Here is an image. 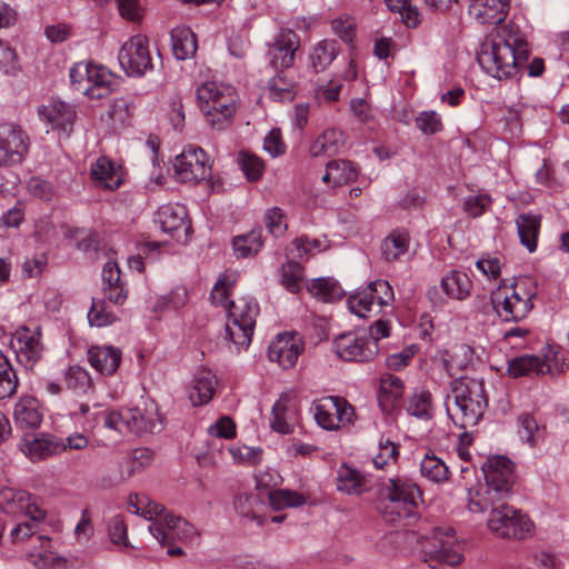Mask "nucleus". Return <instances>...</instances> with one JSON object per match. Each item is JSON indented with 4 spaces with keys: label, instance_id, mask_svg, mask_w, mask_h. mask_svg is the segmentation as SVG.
<instances>
[{
    "label": "nucleus",
    "instance_id": "obj_1",
    "mask_svg": "<svg viewBox=\"0 0 569 569\" xmlns=\"http://www.w3.org/2000/svg\"><path fill=\"white\" fill-rule=\"evenodd\" d=\"M528 59V43L518 26L507 24L480 46L477 60L481 68L497 79L513 77Z\"/></svg>",
    "mask_w": 569,
    "mask_h": 569
},
{
    "label": "nucleus",
    "instance_id": "obj_2",
    "mask_svg": "<svg viewBox=\"0 0 569 569\" xmlns=\"http://www.w3.org/2000/svg\"><path fill=\"white\" fill-rule=\"evenodd\" d=\"M488 407L483 381L462 377L451 382V392L447 396L448 415L462 429L476 426Z\"/></svg>",
    "mask_w": 569,
    "mask_h": 569
},
{
    "label": "nucleus",
    "instance_id": "obj_3",
    "mask_svg": "<svg viewBox=\"0 0 569 569\" xmlns=\"http://www.w3.org/2000/svg\"><path fill=\"white\" fill-rule=\"evenodd\" d=\"M212 303L222 306L228 310L226 333L237 349H246L253 335L258 305L251 297H241L229 300V290L216 283L211 291Z\"/></svg>",
    "mask_w": 569,
    "mask_h": 569
},
{
    "label": "nucleus",
    "instance_id": "obj_4",
    "mask_svg": "<svg viewBox=\"0 0 569 569\" xmlns=\"http://www.w3.org/2000/svg\"><path fill=\"white\" fill-rule=\"evenodd\" d=\"M130 511L142 515L149 520V531L161 546H171L176 540H187L194 536V527L179 516L167 512L164 506L150 500L147 497H130Z\"/></svg>",
    "mask_w": 569,
    "mask_h": 569
},
{
    "label": "nucleus",
    "instance_id": "obj_5",
    "mask_svg": "<svg viewBox=\"0 0 569 569\" xmlns=\"http://www.w3.org/2000/svg\"><path fill=\"white\" fill-rule=\"evenodd\" d=\"M380 496L381 512L387 522L403 527L413 523L417 517V503L421 496L415 483L401 478L388 479L381 487Z\"/></svg>",
    "mask_w": 569,
    "mask_h": 569
},
{
    "label": "nucleus",
    "instance_id": "obj_6",
    "mask_svg": "<svg viewBox=\"0 0 569 569\" xmlns=\"http://www.w3.org/2000/svg\"><path fill=\"white\" fill-rule=\"evenodd\" d=\"M537 296L536 283L528 278L516 280L510 287L493 292L490 305L505 321H521L533 308Z\"/></svg>",
    "mask_w": 569,
    "mask_h": 569
},
{
    "label": "nucleus",
    "instance_id": "obj_7",
    "mask_svg": "<svg viewBox=\"0 0 569 569\" xmlns=\"http://www.w3.org/2000/svg\"><path fill=\"white\" fill-rule=\"evenodd\" d=\"M73 88L92 99L104 98L116 86V78L104 67L90 62H78L70 69Z\"/></svg>",
    "mask_w": 569,
    "mask_h": 569
},
{
    "label": "nucleus",
    "instance_id": "obj_8",
    "mask_svg": "<svg viewBox=\"0 0 569 569\" xmlns=\"http://www.w3.org/2000/svg\"><path fill=\"white\" fill-rule=\"evenodd\" d=\"M487 526L492 533L506 539H526L533 531V523L528 516L506 500L490 511Z\"/></svg>",
    "mask_w": 569,
    "mask_h": 569
},
{
    "label": "nucleus",
    "instance_id": "obj_9",
    "mask_svg": "<svg viewBox=\"0 0 569 569\" xmlns=\"http://www.w3.org/2000/svg\"><path fill=\"white\" fill-rule=\"evenodd\" d=\"M418 541L422 545L426 561L435 560L448 566H457L462 560L460 546L452 529H435L429 537L420 536Z\"/></svg>",
    "mask_w": 569,
    "mask_h": 569
},
{
    "label": "nucleus",
    "instance_id": "obj_10",
    "mask_svg": "<svg viewBox=\"0 0 569 569\" xmlns=\"http://www.w3.org/2000/svg\"><path fill=\"white\" fill-rule=\"evenodd\" d=\"M174 177L183 183H198L211 177L208 156L201 148L190 147L173 161Z\"/></svg>",
    "mask_w": 569,
    "mask_h": 569
},
{
    "label": "nucleus",
    "instance_id": "obj_11",
    "mask_svg": "<svg viewBox=\"0 0 569 569\" xmlns=\"http://www.w3.org/2000/svg\"><path fill=\"white\" fill-rule=\"evenodd\" d=\"M333 350L345 361L367 362L376 358L379 347L366 332H346L333 340Z\"/></svg>",
    "mask_w": 569,
    "mask_h": 569
},
{
    "label": "nucleus",
    "instance_id": "obj_12",
    "mask_svg": "<svg viewBox=\"0 0 569 569\" xmlns=\"http://www.w3.org/2000/svg\"><path fill=\"white\" fill-rule=\"evenodd\" d=\"M118 60L128 76L144 74L152 68L148 39L141 34L131 37L120 48Z\"/></svg>",
    "mask_w": 569,
    "mask_h": 569
},
{
    "label": "nucleus",
    "instance_id": "obj_13",
    "mask_svg": "<svg viewBox=\"0 0 569 569\" xmlns=\"http://www.w3.org/2000/svg\"><path fill=\"white\" fill-rule=\"evenodd\" d=\"M353 407L340 397H325L315 406L317 423L327 430H335L352 422Z\"/></svg>",
    "mask_w": 569,
    "mask_h": 569
},
{
    "label": "nucleus",
    "instance_id": "obj_14",
    "mask_svg": "<svg viewBox=\"0 0 569 569\" xmlns=\"http://www.w3.org/2000/svg\"><path fill=\"white\" fill-rule=\"evenodd\" d=\"M29 138L17 124H0V167L21 163L28 152Z\"/></svg>",
    "mask_w": 569,
    "mask_h": 569
},
{
    "label": "nucleus",
    "instance_id": "obj_15",
    "mask_svg": "<svg viewBox=\"0 0 569 569\" xmlns=\"http://www.w3.org/2000/svg\"><path fill=\"white\" fill-rule=\"evenodd\" d=\"M485 483L505 499L511 495L515 481L513 463L506 457L496 456L483 466Z\"/></svg>",
    "mask_w": 569,
    "mask_h": 569
},
{
    "label": "nucleus",
    "instance_id": "obj_16",
    "mask_svg": "<svg viewBox=\"0 0 569 569\" xmlns=\"http://www.w3.org/2000/svg\"><path fill=\"white\" fill-rule=\"evenodd\" d=\"M39 116L51 130L57 131L66 138L72 132L78 117L74 106L61 100H53L40 107Z\"/></svg>",
    "mask_w": 569,
    "mask_h": 569
},
{
    "label": "nucleus",
    "instance_id": "obj_17",
    "mask_svg": "<svg viewBox=\"0 0 569 569\" xmlns=\"http://www.w3.org/2000/svg\"><path fill=\"white\" fill-rule=\"evenodd\" d=\"M300 47L299 37L292 30H282L270 44L268 50L269 64L276 71L292 67L296 51Z\"/></svg>",
    "mask_w": 569,
    "mask_h": 569
},
{
    "label": "nucleus",
    "instance_id": "obj_18",
    "mask_svg": "<svg viewBox=\"0 0 569 569\" xmlns=\"http://www.w3.org/2000/svg\"><path fill=\"white\" fill-rule=\"evenodd\" d=\"M303 350L301 338L297 333H280L268 348V358L283 369L292 368Z\"/></svg>",
    "mask_w": 569,
    "mask_h": 569
},
{
    "label": "nucleus",
    "instance_id": "obj_19",
    "mask_svg": "<svg viewBox=\"0 0 569 569\" xmlns=\"http://www.w3.org/2000/svg\"><path fill=\"white\" fill-rule=\"evenodd\" d=\"M10 346L16 352L17 359L24 367L31 368L40 359L42 347L39 332H32L23 327L10 338Z\"/></svg>",
    "mask_w": 569,
    "mask_h": 569
},
{
    "label": "nucleus",
    "instance_id": "obj_20",
    "mask_svg": "<svg viewBox=\"0 0 569 569\" xmlns=\"http://www.w3.org/2000/svg\"><path fill=\"white\" fill-rule=\"evenodd\" d=\"M508 373L513 378L522 376H542L546 373L559 375L565 371V366L553 368L545 358L535 355H522L508 361Z\"/></svg>",
    "mask_w": 569,
    "mask_h": 569
},
{
    "label": "nucleus",
    "instance_id": "obj_21",
    "mask_svg": "<svg viewBox=\"0 0 569 569\" xmlns=\"http://www.w3.org/2000/svg\"><path fill=\"white\" fill-rule=\"evenodd\" d=\"M156 222L159 223L161 230L172 238L181 240V233L188 237L190 226L187 223V210L180 204H166L158 209L156 213Z\"/></svg>",
    "mask_w": 569,
    "mask_h": 569
},
{
    "label": "nucleus",
    "instance_id": "obj_22",
    "mask_svg": "<svg viewBox=\"0 0 569 569\" xmlns=\"http://www.w3.org/2000/svg\"><path fill=\"white\" fill-rule=\"evenodd\" d=\"M127 431L141 435L160 430V418L157 406L146 403L143 408L134 407L126 409Z\"/></svg>",
    "mask_w": 569,
    "mask_h": 569
},
{
    "label": "nucleus",
    "instance_id": "obj_23",
    "mask_svg": "<svg viewBox=\"0 0 569 569\" xmlns=\"http://www.w3.org/2000/svg\"><path fill=\"white\" fill-rule=\"evenodd\" d=\"M32 509H40L36 499L24 490L13 488L0 489V511L17 518L32 513Z\"/></svg>",
    "mask_w": 569,
    "mask_h": 569
},
{
    "label": "nucleus",
    "instance_id": "obj_24",
    "mask_svg": "<svg viewBox=\"0 0 569 569\" xmlns=\"http://www.w3.org/2000/svg\"><path fill=\"white\" fill-rule=\"evenodd\" d=\"M238 94L237 91L227 93L214 104L216 110H204L202 114L207 124L213 130H224L232 123L237 111Z\"/></svg>",
    "mask_w": 569,
    "mask_h": 569
},
{
    "label": "nucleus",
    "instance_id": "obj_25",
    "mask_svg": "<svg viewBox=\"0 0 569 569\" xmlns=\"http://www.w3.org/2000/svg\"><path fill=\"white\" fill-rule=\"evenodd\" d=\"M470 13L481 24H499L509 11V0H471Z\"/></svg>",
    "mask_w": 569,
    "mask_h": 569
},
{
    "label": "nucleus",
    "instance_id": "obj_26",
    "mask_svg": "<svg viewBox=\"0 0 569 569\" xmlns=\"http://www.w3.org/2000/svg\"><path fill=\"white\" fill-rule=\"evenodd\" d=\"M88 360L98 372L111 376L120 366L121 351L112 346H92L88 350Z\"/></svg>",
    "mask_w": 569,
    "mask_h": 569
},
{
    "label": "nucleus",
    "instance_id": "obj_27",
    "mask_svg": "<svg viewBox=\"0 0 569 569\" xmlns=\"http://www.w3.org/2000/svg\"><path fill=\"white\" fill-rule=\"evenodd\" d=\"M91 177L103 189L116 190L123 181L120 167L107 157H100L91 167Z\"/></svg>",
    "mask_w": 569,
    "mask_h": 569
},
{
    "label": "nucleus",
    "instance_id": "obj_28",
    "mask_svg": "<svg viewBox=\"0 0 569 569\" xmlns=\"http://www.w3.org/2000/svg\"><path fill=\"white\" fill-rule=\"evenodd\" d=\"M22 451L30 460L38 461L64 452V447L60 438L40 437L26 440Z\"/></svg>",
    "mask_w": 569,
    "mask_h": 569
},
{
    "label": "nucleus",
    "instance_id": "obj_29",
    "mask_svg": "<svg viewBox=\"0 0 569 569\" xmlns=\"http://www.w3.org/2000/svg\"><path fill=\"white\" fill-rule=\"evenodd\" d=\"M506 500L487 485L478 483L470 488L467 492L468 509L471 512H485L486 510L493 509L501 501Z\"/></svg>",
    "mask_w": 569,
    "mask_h": 569
},
{
    "label": "nucleus",
    "instance_id": "obj_30",
    "mask_svg": "<svg viewBox=\"0 0 569 569\" xmlns=\"http://www.w3.org/2000/svg\"><path fill=\"white\" fill-rule=\"evenodd\" d=\"M216 385V376L210 370H199L194 375L189 390V399L192 406L197 407L208 403L212 399Z\"/></svg>",
    "mask_w": 569,
    "mask_h": 569
},
{
    "label": "nucleus",
    "instance_id": "obj_31",
    "mask_svg": "<svg viewBox=\"0 0 569 569\" xmlns=\"http://www.w3.org/2000/svg\"><path fill=\"white\" fill-rule=\"evenodd\" d=\"M13 418L20 428H38L42 421L38 400L33 397H22L14 406Z\"/></svg>",
    "mask_w": 569,
    "mask_h": 569
},
{
    "label": "nucleus",
    "instance_id": "obj_32",
    "mask_svg": "<svg viewBox=\"0 0 569 569\" xmlns=\"http://www.w3.org/2000/svg\"><path fill=\"white\" fill-rule=\"evenodd\" d=\"M171 47L178 60H186L197 51L196 34L188 27H177L171 31Z\"/></svg>",
    "mask_w": 569,
    "mask_h": 569
},
{
    "label": "nucleus",
    "instance_id": "obj_33",
    "mask_svg": "<svg viewBox=\"0 0 569 569\" xmlns=\"http://www.w3.org/2000/svg\"><path fill=\"white\" fill-rule=\"evenodd\" d=\"M28 561L36 569H77V563L72 559L48 549L30 552Z\"/></svg>",
    "mask_w": 569,
    "mask_h": 569
},
{
    "label": "nucleus",
    "instance_id": "obj_34",
    "mask_svg": "<svg viewBox=\"0 0 569 569\" xmlns=\"http://www.w3.org/2000/svg\"><path fill=\"white\" fill-rule=\"evenodd\" d=\"M234 90L232 86L222 82L210 81L201 84L197 89V99L201 112L210 109L216 110L214 104H217L224 94L231 93Z\"/></svg>",
    "mask_w": 569,
    "mask_h": 569
},
{
    "label": "nucleus",
    "instance_id": "obj_35",
    "mask_svg": "<svg viewBox=\"0 0 569 569\" xmlns=\"http://www.w3.org/2000/svg\"><path fill=\"white\" fill-rule=\"evenodd\" d=\"M520 242L530 252L537 249L540 231V217L533 213H522L516 220Z\"/></svg>",
    "mask_w": 569,
    "mask_h": 569
},
{
    "label": "nucleus",
    "instance_id": "obj_36",
    "mask_svg": "<svg viewBox=\"0 0 569 569\" xmlns=\"http://www.w3.org/2000/svg\"><path fill=\"white\" fill-rule=\"evenodd\" d=\"M345 143V136L337 129L325 130L310 146L312 157L333 156Z\"/></svg>",
    "mask_w": 569,
    "mask_h": 569
},
{
    "label": "nucleus",
    "instance_id": "obj_37",
    "mask_svg": "<svg viewBox=\"0 0 569 569\" xmlns=\"http://www.w3.org/2000/svg\"><path fill=\"white\" fill-rule=\"evenodd\" d=\"M46 518V512L42 509H32V513L26 517L18 518V523L11 529L10 537L13 543L22 542L32 537L39 523Z\"/></svg>",
    "mask_w": 569,
    "mask_h": 569
},
{
    "label": "nucleus",
    "instance_id": "obj_38",
    "mask_svg": "<svg viewBox=\"0 0 569 569\" xmlns=\"http://www.w3.org/2000/svg\"><path fill=\"white\" fill-rule=\"evenodd\" d=\"M338 490L349 495H360L367 490V477L357 469L342 466L338 473Z\"/></svg>",
    "mask_w": 569,
    "mask_h": 569
},
{
    "label": "nucleus",
    "instance_id": "obj_39",
    "mask_svg": "<svg viewBox=\"0 0 569 569\" xmlns=\"http://www.w3.org/2000/svg\"><path fill=\"white\" fill-rule=\"evenodd\" d=\"M421 476L426 479L439 483L449 479V468L446 462L433 452H427L420 462Z\"/></svg>",
    "mask_w": 569,
    "mask_h": 569
},
{
    "label": "nucleus",
    "instance_id": "obj_40",
    "mask_svg": "<svg viewBox=\"0 0 569 569\" xmlns=\"http://www.w3.org/2000/svg\"><path fill=\"white\" fill-rule=\"evenodd\" d=\"M339 53V44L336 40H322L318 42L311 52V64L316 72L326 70Z\"/></svg>",
    "mask_w": 569,
    "mask_h": 569
},
{
    "label": "nucleus",
    "instance_id": "obj_41",
    "mask_svg": "<svg viewBox=\"0 0 569 569\" xmlns=\"http://www.w3.org/2000/svg\"><path fill=\"white\" fill-rule=\"evenodd\" d=\"M441 288L448 297L463 300L470 293V280L466 273L453 270L442 278Z\"/></svg>",
    "mask_w": 569,
    "mask_h": 569
},
{
    "label": "nucleus",
    "instance_id": "obj_42",
    "mask_svg": "<svg viewBox=\"0 0 569 569\" xmlns=\"http://www.w3.org/2000/svg\"><path fill=\"white\" fill-rule=\"evenodd\" d=\"M308 291L319 300L331 302L342 297L343 290L340 284L330 278L313 280L308 286Z\"/></svg>",
    "mask_w": 569,
    "mask_h": 569
},
{
    "label": "nucleus",
    "instance_id": "obj_43",
    "mask_svg": "<svg viewBox=\"0 0 569 569\" xmlns=\"http://www.w3.org/2000/svg\"><path fill=\"white\" fill-rule=\"evenodd\" d=\"M261 232V229H254L247 234L234 237L232 246L236 256L247 258L258 253L262 247Z\"/></svg>",
    "mask_w": 569,
    "mask_h": 569
},
{
    "label": "nucleus",
    "instance_id": "obj_44",
    "mask_svg": "<svg viewBox=\"0 0 569 569\" xmlns=\"http://www.w3.org/2000/svg\"><path fill=\"white\" fill-rule=\"evenodd\" d=\"M409 238L406 232L395 231L390 233L383 241L381 250L386 260H397L408 250Z\"/></svg>",
    "mask_w": 569,
    "mask_h": 569
},
{
    "label": "nucleus",
    "instance_id": "obj_45",
    "mask_svg": "<svg viewBox=\"0 0 569 569\" xmlns=\"http://www.w3.org/2000/svg\"><path fill=\"white\" fill-rule=\"evenodd\" d=\"M18 387V377L9 360L0 351V399L11 397Z\"/></svg>",
    "mask_w": 569,
    "mask_h": 569
},
{
    "label": "nucleus",
    "instance_id": "obj_46",
    "mask_svg": "<svg viewBox=\"0 0 569 569\" xmlns=\"http://www.w3.org/2000/svg\"><path fill=\"white\" fill-rule=\"evenodd\" d=\"M66 385L77 393H86L92 388V380L87 370L72 366L66 372Z\"/></svg>",
    "mask_w": 569,
    "mask_h": 569
},
{
    "label": "nucleus",
    "instance_id": "obj_47",
    "mask_svg": "<svg viewBox=\"0 0 569 569\" xmlns=\"http://www.w3.org/2000/svg\"><path fill=\"white\" fill-rule=\"evenodd\" d=\"M239 164L249 181H258L264 171V162L258 156L249 151H240Z\"/></svg>",
    "mask_w": 569,
    "mask_h": 569
},
{
    "label": "nucleus",
    "instance_id": "obj_48",
    "mask_svg": "<svg viewBox=\"0 0 569 569\" xmlns=\"http://www.w3.org/2000/svg\"><path fill=\"white\" fill-rule=\"evenodd\" d=\"M409 415L420 419L431 418V396L428 391H416L409 399L407 407Z\"/></svg>",
    "mask_w": 569,
    "mask_h": 569
},
{
    "label": "nucleus",
    "instance_id": "obj_49",
    "mask_svg": "<svg viewBox=\"0 0 569 569\" xmlns=\"http://www.w3.org/2000/svg\"><path fill=\"white\" fill-rule=\"evenodd\" d=\"M331 174L333 176V186H342L353 182L358 177V170L352 162L348 160L330 161Z\"/></svg>",
    "mask_w": 569,
    "mask_h": 569
},
{
    "label": "nucleus",
    "instance_id": "obj_50",
    "mask_svg": "<svg viewBox=\"0 0 569 569\" xmlns=\"http://www.w3.org/2000/svg\"><path fill=\"white\" fill-rule=\"evenodd\" d=\"M270 505L279 510L282 508H292L305 505L306 499L302 495L291 490H274L269 493Z\"/></svg>",
    "mask_w": 569,
    "mask_h": 569
},
{
    "label": "nucleus",
    "instance_id": "obj_51",
    "mask_svg": "<svg viewBox=\"0 0 569 569\" xmlns=\"http://www.w3.org/2000/svg\"><path fill=\"white\" fill-rule=\"evenodd\" d=\"M295 83L281 71L269 82L270 94L274 100H291L295 97Z\"/></svg>",
    "mask_w": 569,
    "mask_h": 569
},
{
    "label": "nucleus",
    "instance_id": "obj_52",
    "mask_svg": "<svg viewBox=\"0 0 569 569\" xmlns=\"http://www.w3.org/2000/svg\"><path fill=\"white\" fill-rule=\"evenodd\" d=\"M303 279L302 267L296 261H288L281 269V282L291 292H297Z\"/></svg>",
    "mask_w": 569,
    "mask_h": 569
},
{
    "label": "nucleus",
    "instance_id": "obj_53",
    "mask_svg": "<svg viewBox=\"0 0 569 569\" xmlns=\"http://www.w3.org/2000/svg\"><path fill=\"white\" fill-rule=\"evenodd\" d=\"M108 535L110 541L113 545H117L121 548H128L130 546L127 537V525L121 516H113L109 520Z\"/></svg>",
    "mask_w": 569,
    "mask_h": 569
},
{
    "label": "nucleus",
    "instance_id": "obj_54",
    "mask_svg": "<svg viewBox=\"0 0 569 569\" xmlns=\"http://www.w3.org/2000/svg\"><path fill=\"white\" fill-rule=\"evenodd\" d=\"M288 407L282 399L276 401L272 407V420L270 421L271 428L280 433L288 435L292 431V427L287 419Z\"/></svg>",
    "mask_w": 569,
    "mask_h": 569
},
{
    "label": "nucleus",
    "instance_id": "obj_55",
    "mask_svg": "<svg viewBox=\"0 0 569 569\" xmlns=\"http://www.w3.org/2000/svg\"><path fill=\"white\" fill-rule=\"evenodd\" d=\"M349 310L360 318L366 317V312L371 310L373 305L372 293L367 290L357 292L348 298Z\"/></svg>",
    "mask_w": 569,
    "mask_h": 569
},
{
    "label": "nucleus",
    "instance_id": "obj_56",
    "mask_svg": "<svg viewBox=\"0 0 569 569\" xmlns=\"http://www.w3.org/2000/svg\"><path fill=\"white\" fill-rule=\"evenodd\" d=\"M366 290L372 293V300H377L379 306H388L393 301L392 287L386 280H375L368 284Z\"/></svg>",
    "mask_w": 569,
    "mask_h": 569
},
{
    "label": "nucleus",
    "instance_id": "obj_57",
    "mask_svg": "<svg viewBox=\"0 0 569 569\" xmlns=\"http://www.w3.org/2000/svg\"><path fill=\"white\" fill-rule=\"evenodd\" d=\"M399 451L395 442L380 440L379 452L373 457L372 462L376 468H383L389 462H395L398 458Z\"/></svg>",
    "mask_w": 569,
    "mask_h": 569
},
{
    "label": "nucleus",
    "instance_id": "obj_58",
    "mask_svg": "<svg viewBox=\"0 0 569 569\" xmlns=\"http://www.w3.org/2000/svg\"><path fill=\"white\" fill-rule=\"evenodd\" d=\"M380 392L389 397L392 401H397L402 397L403 382L400 378L388 373L380 379Z\"/></svg>",
    "mask_w": 569,
    "mask_h": 569
},
{
    "label": "nucleus",
    "instance_id": "obj_59",
    "mask_svg": "<svg viewBox=\"0 0 569 569\" xmlns=\"http://www.w3.org/2000/svg\"><path fill=\"white\" fill-rule=\"evenodd\" d=\"M416 124L425 134H433L442 129L441 118L435 111L419 113Z\"/></svg>",
    "mask_w": 569,
    "mask_h": 569
},
{
    "label": "nucleus",
    "instance_id": "obj_60",
    "mask_svg": "<svg viewBox=\"0 0 569 569\" xmlns=\"http://www.w3.org/2000/svg\"><path fill=\"white\" fill-rule=\"evenodd\" d=\"M266 227L269 232L274 237H280L284 233L287 224L283 221V213L281 209L274 207L269 209L264 216Z\"/></svg>",
    "mask_w": 569,
    "mask_h": 569
},
{
    "label": "nucleus",
    "instance_id": "obj_61",
    "mask_svg": "<svg viewBox=\"0 0 569 569\" xmlns=\"http://www.w3.org/2000/svg\"><path fill=\"white\" fill-rule=\"evenodd\" d=\"M332 30L346 43H351L356 33L355 22L349 17L335 19Z\"/></svg>",
    "mask_w": 569,
    "mask_h": 569
},
{
    "label": "nucleus",
    "instance_id": "obj_62",
    "mask_svg": "<svg viewBox=\"0 0 569 569\" xmlns=\"http://www.w3.org/2000/svg\"><path fill=\"white\" fill-rule=\"evenodd\" d=\"M103 426L107 429L119 433L127 431L126 409L119 411H106L103 415Z\"/></svg>",
    "mask_w": 569,
    "mask_h": 569
},
{
    "label": "nucleus",
    "instance_id": "obj_63",
    "mask_svg": "<svg viewBox=\"0 0 569 569\" xmlns=\"http://www.w3.org/2000/svg\"><path fill=\"white\" fill-rule=\"evenodd\" d=\"M263 149L271 157H277L286 151V144L282 141L279 129H272L263 140Z\"/></svg>",
    "mask_w": 569,
    "mask_h": 569
},
{
    "label": "nucleus",
    "instance_id": "obj_64",
    "mask_svg": "<svg viewBox=\"0 0 569 569\" xmlns=\"http://www.w3.org/2000/svg\"><path fill=\"white\" fill-rule=\"evenodd\" d=\"M209 433L214 437L229 439L236 435V425L231 418L222 417L209 427Z\"/></svg>",
    "mask_w": 569,
    "mask_h": 569
}]
</instances>
